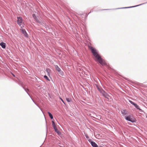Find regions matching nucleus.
<instances>
[{
	"label": "nucleus",
	"mask_w": 147,
	"mask_h": 147,
	"mask_svg": "<svg viewBox=\"0 0 147 147\" xmlns=\"http://www.w3.org/2000/svg\"><path fill=\"white\" fill-rule=\"evenodd\" d=\"M90 49L94 55L98 62L103 66L105 65V62L98 54L97 50L92 47H90Z\"/></svg>",
	"instance_id": "nucleus-1"
},
{
	"label": "nucleus",
	"mask_w": 147,
	"mask_h": 147,
	"mask_svg": "<svg viewBox=\"0 0 147 147\" xmlns=\"http://www.w3.org/2000/svg\"><path fill=\"white\" fill-rule=\"evenodd\" d=\"M17 23L22 28L23 26V23L22 22L23 19L22 18L20 17H18L17 18Z\"/></svg>",
	"instance_id": "nucleus-2"
},
{
	"label": "nucleus",
	"mask_w": 147,
	"mask_h": 147,
	"mask_svg": "<svg viewBox=\"0 0 147 147\" xmlns=\"http://www.w3.org/2000/svg\"><path fill=\"white\" fill-rule=\"evenodd\" d=\"M88 141L90 143L93 147H98L97 144L94 142L92 141L91 139L88 140Z\"/></svg>",
	"instance_id": "nucleus-3"
},
{
	"label": "nucleus",
	"mask_w": 147,
	"mask_h": 147,
	"mask_svg": "<svg viewBox=\"0 0 147 147\" xmlns=\"http://www.w3.org/2000/svg\"><path fill=\"white\" fill-rule=\"evenodd\" d=\"M129 102H130V103L133 105L136 108L138 109H139L140 110H141V109H140L139 107L135 103L132 101L129 100Z\"/></svg>",
	"instance_id": "nucleus-4"
},
{
	"label": "nucleus",
	"mask_w": 147,
	"mask_h": 147,
	"mask_svg": "<svg viewBox=\"0 0 147 147\" xmlns=\"http://www.w3.org/2000/svg\"><path fill=\"white\" fill-rule=\"evenodd\" d=\"M55 66L57 71L60 74L63 75V71H61L60 68L57 65H55Z\"/></svg>",
	"instance_id": "nucleus-5"
},
{
	"label": "nucleus",
	"mask_w": 147,
	"mask_h": 147,
	"mask_svg": "<svg viewBox=\"0 0 147 147\" xmlns=\"http://www.w3.org/2000/svg\"><path fill=\"white\" fill-rule=\"evenodd\" d=\"M125 119H126V120L130 121L132 123L134 122V121L131 118V116H125Z\"/></svg>",
	"instance_id": "nucleus-6"
},
{
	"label": "nucleus",
	"mask_w": 147,
	"mask_h": 147,
	"mask_svg": "<svg viewBox=\"0 0 147 147\" xmlns=\"http://www.w3.org/2000/svg\"><path fill=\"white\" fill-rule=\"evenodd\" d=\"M21 30L23 34H24V36L26 37H27L28 35L27 34V33L26 31H25V30L24 29H21Z\"/></svg>",
	"instance_id": "nucleus-7"
},
{
	"label": "nucleus",
	"mask_w": 147,
	"mask_h": 147,
	"mask_svg": "<svg viewBox=\"0 0 147 147\" xmlns=\"http://www.w3.org/2000/svg\"><path fill=\"white\" fill-rule=\"evenodd\" d=\"M103 95L105 97V98L107 99L109 98V96L108 94L105 92V91H103L102 93Z\"/></svg>",
	"instance_id": "nucleus-8"
},
{
	"label": "nucleus",
	"mask_w": 147,
	"mask_h": 147,
	"mask_svg": "<svg viewBox=\"0 0 147 147\" xmlns=\"http://www.w3.org/2000/svg\"><path fill=\"white\" fill-rule=\"evenodd\" d=\"M121 113L123 115H125L127 114V111L125 110L122 109L121 111Z\"/></svg>",
	"instance_id": "nucleus-9"
},
{
	"label": "nucleus",
	"mask_w": 147,
	"mask_h": 147,
	"mask_svg": "<svg viewBox=\"0 0 147 147\" xmlns=\"http://www.w3.org/2000/svg\"><path fill=\"white\" fill-rule=\"evenodd\" d=\"M0 45L2 48L5 49V43L1 42L0 43Z\"/></svg>",
	"instance_id": "nucleus-10"
},
{
	"label": "nucleus",
	"mask_w": 147,
	"mask_h": 147,
	"mask_svg": "<svg viewBox=\"0 0 147 147\" xmlns=\"http://www.w3.org/2000/svg\"><path fill=\"white\" fill-rule=\"evenodd\" d=\"M32 17L34 18V19L37 22H39L37 18H36V17L34 14H33L32 15Z\"/></svg>",
	"instance_id": "nucleus-11"
},
{
	"label": "nucleus",
	"mask_w": 147,
	"mask_h": 147,
	"mask_svg": "<svg viewBox=\"0 0 147 147\" xmlns=\"http://www.w3.org/2000/svg\"><path fill=\"white\" fill-rule=\"evenodd\" d=\"M48 113L49 114V116L50 117L51 119H53V117L51 114L49 112H48Z\"/></svg>",
	"instance_id": "nucleus-12"
},
{
	"label": "nucleus",
	"mask_w": 147,
	"mask_h": 147,
	"mask_svg": "<svg viewBox=\"0 0 147 147\" xmlns=\"http://www.w3.org/2000/svg\"><path fill=\"white\" fill-rule=\"evenodd\" d=\"M53 127V128L54 129L55 131L57 133H58L59 131H58V130L57 129V128L55 126V127Z\"/></svg>",
	"instance_id": "nucleus-13"
},
{
	"label": "nucleus",
	"mask_w": 147,
	"mask_h": 147,
	"mask_svg": "<svg viewBox=\"0 0 147 147\" xmlns=\"http://www.w3.org/2000/svg\"><path fill=\"white\" fill-rule=\"evenodd\" d=\"M24 89L25 90V91L27 93V94H28L29 96H30L29 94V93H28V92H29V90H28V89H26L25 88H24Z\"/></svg>",
	"instance_id": "nucleus-14"
},
{
	"label": "nucleus",
	"mask_w": 147,
	"mask_h": 147,
	"mask_svg": "<svg viewBox=\"0 0 147 147\" xmlns=\"http://www.w3.org/2000/svg\"><path fill=\"white\" fill-rule=\"evenodd\" d=\"M140 5H137L135 6H132V7H124V8H129L134 7H137V6H138Z\"/></svg>",
	"instance_id": "nucleus-15"
},
{
	"label": "nucleus",
	"mask_w": 147,
	"mask_h": 147,
	"mask_svg": "<svg viewBox=\"0 0 147 147\" xmlns=\"http://www.w3.org/2000/svg\"><path fill=\"white\" fill-rule=\"evenodd\" d=\"M44 78L46 79L47 80L49 81V79L48 78L47 76H46V75L44 76Z\"/></svg>",
	"instance_id": "nucleus-16"
},
{
	"label": "nucleus",
	"mask_w": 147,
	"mask_h": 147,
	"mask_svg": "<svg viewBox=\"0 0 147 147\" xmlns=\"http://www.w3.org/2000/svg\"><path fill=\"white\" fill-rule=\"evenodd\" d=\"M66 99L68 102H70L71 101V99L69 98H67Z\"/></svg>",
	"instance_id": "nucleus-17"
},
{
	"label": "nucleus",
	"mask_w": 147,
	"mask_h": 147,
	"mask_svg": "<svg viewBox=\"0 0 147 147\" xmlns=\"http://www.w3.org/2000/svg\"><path fill=\"white\" fill-rule=\"evenodd\" d=\"M52 125H53V127L56 126L55 125V123L53 121H52Z\"/></svg>",
	"instance_id": "nucleus-18"
},
{
	"label": "nucleus",
	"mask_w": 147,
	"mask_h": 147,
	"mask_svg": "<svg viewBox=\"0 0 147 147\" xmlns=\"http://www.w3.org/2000/svg\"><path fill=\"white\" fill-rule=\"evenodd\" d=\"M46 71L47 72V73L48 74H49L50 71V70L49 69L47 68L46 69Z\"/></svg>",
	"instance_id": "nucleus-19"
},
{
	"label": "nucleus",
	"mask_w": 147,
	"mask_h": 147,
	"mask_svg": "<svg viewBox=\"0 0 147 147\" xmlns=\"http://www.w3.org/2000/svg\"><path fill=\"white\" fill-rule=\"evenodd\" d=\"M61 100L62 101V102H63L64 104H65V103H64V101H63V100L62 99H61Z\"/></svg>",
	"instance_id": "nucleus-20"
},
{
	"label": "nucleus",
	"mask_w": 147,
	"mask_h": 147,
	"mask_svg": "<svg viewBox=\"0 0 147 147\" xmlns=\"http://www.w3.org/2000/svg\"><path fill=\"white\" fill-rule=\"evenodd\" d=\"M85 136L88 139L89 138V137L87 135H86Z\"/></svg>",
	"instance_id": "nucleus-21"
},
{
	"label": "nucleus",
	"mask_w": 147,
	"mask_h": 147,
	"mask_svg": "<svg viewBox=\"0 0 147 147\" xmlns=\"http://www.w3.org/2000/svg\"><path fill=\"white\" fill-rule=\"evenodd\" d=\"M32 100H33V102H34V100L32 99Z\"/></svg>",
	"instance_id": "nucleus-22"
},
{
	"label": "nucleus",
	"mask_w": 147,
	"mask_h": 147,
	"mask_svg": "<svg viewBox=\"0 0 147 147\" xmlns=\"http://www.w3.org/2000/svg\"><path fill=\"white\" fill-rule=\"evenodd\" d=\"M14 76H15V75L13 74H12Z\"/></svg>",
	"instance_id": "nucleus-23"
},
{
	"label": "nucleus",
	"mask_w": 147,
	"mask_h": 147,
	"mask_svg": "<svg viewBox=\"0 0 147 147\" xmlns=\"http://www.w3.org/2000/svg\"><path fill=\"white\" fill-rule=\"evenodd\" d=\"M34 103H35V104H36L37 105V104H36V103L34 102Z\"/></svg>",
	"instance_id": "nucleus-24"
},
{
	"label": "nucleus",
	"mask_w": 147,
	"mask_h": 147,
	"mask_svg": "<svg viewBox=\"0 0 147 147\" xmlns=\"http://www.w3.org/2000/svg\"><path fill=\"white\" fill-rule=\"evenodd\" d=\"M99 147H103L100 146Z\"/></svg>",
	"instance_id": "nucleus-25"
},
{
	"label": "nucleus",
	"mask_w": 147,
	"mask_h": 147,
	"mask_svg": "<svg viewBox=\"0 0 147 147\" xmlns=\"http://www.w3.org/2000/svg\"><path fill=\"white\" fill-rule=\"evenodd\" d=\"M125 79L126 80H127V79H126V78H125Z\"/></svg>",
	"instance_id": "nucleus-26"
},
{
	"label": "nucleus",
	"mask_w": 147,
	"mask_h": 147,
	"mask_svg": "<svg viewBox=\"0 0 147 147\" xmlns=\"http://www.w3.org/2000/svg\"><path fill=\"white\" fill-rule=\"evenodd\" d=\"M147 118V116H146Z\"/></svg>",
	"instance_id": "nucleus-27"
}]
</instances>
